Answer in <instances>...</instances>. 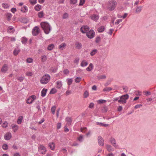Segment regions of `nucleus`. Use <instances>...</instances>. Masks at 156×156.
Returning <instances> with one entry per match:
<instances>
[{
  "label": "nucleus",
  "instance_id": "f257e3e1",
  "mask_svg": "<svg viewBox=\"0 0 156 156\" xmlns=\"http://www.w3.org/2000/svg\"><path fill=\"white\" fill-rule=\"evenodd\" d=\"M41 25L46 34H48L49 33L51 30V28L48 23L42 22L41 23Z\"/></svg>",
  "mask_w": 156,
  "mask_h": 156
},
{
  "label": "nucleus",
  "instance_id": "f03ea898",
  "mask_svg": "<svg viewBox=\"0 0 156 156\" xmlns=\"http://www.w3.org/2000/svg\"><path fill=\"white\" fill-rule=\"evenodd\" d=\"M50 79V76L48 74H46L42 77L40 82L42 84H45L48 82Z\"/></svg>",
  "mask_w": 156,
  "mask_h": 156
},
{
  "label": "nucleus",
  "instance_id": "7ed1b4c3",
  "mask_svg": "<svg viewBox=\"0 0 156 156\" xmlns=\"http://www.w3.org/2000/svg\"><path fill=\"white\" fill-rule=\"evenodd\" d=\"M111 3L110 4L111 5V6L109 7V9L110 11H112L115 9L117 5V2L116 1L112 0Z\"/></svg>",
  "mask_w": 156,
  "mask_h": 156
},
{
  "label": "nucleus",
  "instance_id": "20e7f679",
  "mask_svg": "<svg viewBox=\"0 0 156 156\" xmlns=\"http://www.w3.org/2000/svg\"><path fill=\"white\" fill-rule=\"evenodd\" d=\"M95 34L94 31L93 30L91 29L89 32L87 33L86 35L89 38L92 39L94 37Z\"/></svg>",
  "mask_w": 156,
  "mask_h": 156
},
{
  "label": "nucleus",
  "instance_id": "39448f33",
  "mask_svg": "<svg viewBox=\"0 0 156 156\" xmlns=\"http://www.w3.org/2000/svg\"><path fill=\"white\" fill-rule=\"evenodd\" d=\"M39 33V27L37 26H36L34 27L32 30V34L34 36H36Z\"/></svg>",
  "mask_w": 156,
  "mask_h": 156
},
{
  "label": "nucleus",
  "instance_id": "423d86ee",
  "mask_svg": "<svg viewBox=\"0 0 156 156\" xmlns=\"http://www.w3.org/2000/svg\"><path fill=\"white\" fill-rule=\"evenodd\" d=\"M38 151L40 153L44 154L46 151V149L43 145H41L38 147Z\"/></svg>",
  "mask_w": 156,
  "mask_h": 156
},
{
  "label": "nucleus",
  "instance_id": "0eeeda50",
  "mask_svg": "<svg viewBox=\"0 0 156 156\" xmlns=\"http://www.w3.org/2000/svg\"><path fill=\"white\" fill-rule=\"evenodd\" d=\"M90 29L89 27L87 26H85L84 27H82L80 28V31L83 34L85 33L87 31L89 30Z\"/></svg>",
  "mask_w": 156,
  "mask_h": 156
},
{
  "label": "nucleus",
  "instance_id": "6e6552de",
  "mask_svg": "<svg viewBox=\"0 0 156 156\" xmlns=\"http://www.w3.org/2000/svg\"><path fill=\"white\" fill-rule=\"evenodd\" d=\"M98 142L99 145L101 146H103L104 145V141L102 137L99 136L98 137Z\"/></svg>",
  "mask_w": 156,
  "mask_h": 156
},
{
  "label": "nucleus",
  "instance_id": "1a4fd4ad",
  "mask_svg": "<svg viewBox=\"0 0 156 156\" xmlns=\"http://www.w3.org/2000/svg\"><path fill=\"white\" fill-rule=\"evenodd\" d=\"M99 16L98 15L93 14L90 16V18L94 21H97L99 19Z\"/></svg>",
  "mask_w": 156,
  "mask_h": 156
},
{
  "label": "nucleus",
  "instance_id": "9d476101",
  "mask_svg": "<svg viewBox=\"0 0 156 156\" xmlns=\"http://www.w3.org/2000/svg\"><path fill=\"white\" fill-rule=\"evenodd\" d=\"M76 48L77 49H80L82 47V44L78 41H76L75 43Z\"/></svg>",
  "mask_w": 156,
  "mask_h": 156
},
{
  "label": "nucleus",
  "instance_id": "9b49d317",
  "mask_svg": "<svg viewBox=\"0 0 156 156\" xmlns=\"http://www.w3.org/2000/svg\"><path fill=\"white\" fill-rule=\"evenodd\" d=\"M66 120L67 122V124L68 125H71L72 121V119L71 118L67 117L66 118Z\"/></svg>",
  "mask_w": 156,
  "mask_h": 156
},
{
  "label": "nucleus",
  "instance_id": "f8f14e48",
  "mask_svg": "<svg viewBox=\"0 0 156 156\" xmlns=\"http://www.w3.org/2000/svg\"><path fill=\"white\" fill-rule=\"evenodd\" d=\"M111 143L115 147H116L117 146L116 145V141L115 139L113 137H111L110 139Z\"/></svg>",
  "mask_w": 156,
  "mask_h": 156
},
{
  "label": "nucleus",
  "instance_id": "ddd939ff",
  "mask_svg": "<svg viewBox=\"0 0 156 156\" xmlns=\"http://www.w3.org/2000/svg\"><path fill=\"white\" fill-rule=\"evenodd\" d=\"M11 138V133H6L4 136L5 139L6 140H9Z\"/></svg>",
  "mask_w": 156,
  "mask_h": 156
},
{
  "label": "nucleus",
  "instance_id": "4468645a",
  "mask_svg": "<svg viewBox=\"0 0 156 156\" xmlns=\"http://www.w3.org/2000/svg\"><path fill=\"white\" fill-rule=\"evenodd\" d=\"M105 27L104 26H101L97 29L99 33L103 32L105 30Z\"/></svg>",
  "mask_w": 156,
  "mask_h": 156
},
{
  "label": "nucleus",
  "instance_id": "2eb2a0df",
  "mask_svg": "<svg viewBox=\"0 0 156 156\" xmlns=\"http://www.w3.org/2000/svg\"><path fill=\"white\" fill-rule=\"evenodd\" d=\"M129 98V96L128 94H126L121 96L120 97V99L122 100H126L127 99Z\"/></svg>",
  "mask_w": 156,
  "mask_h": 156
},
{
  "label": "nucleus",
  "instance_id": "dca6fc26",
  "mask_svg": "<svg viewBox=\"0 0 156 156\" xmlns=\"http://www.w3.org/2000/svg\"><path fill=\"white\" fill-rule=\"evenodd\" d=\"M7 70V65L6 64H4L1 69L2 71L5 73Z\"/></svg>",
  "mask_w": 156,
  "mask_h": 156
},
{
  "label": "nucleus",
  "instance_id": "f3484780",
  "mask_svg": "<svg viewBox=\"0 0 156 156\" xmlns=\"http://www.w3.org/2000/svg\"><path fill=\"white\" fill-rule=\"evenodd\" d=\"M47 89L43 88L41 92V96L42 97H44L46 94Z\"/></svg>",
  "mask_w": 156,
  "mask_h": 156
},
{
  "label": "nucleus",
  "instance_id": "a211bd4d",
  "mask_svg": "<svg viewBox=\"0 0 156 156\" xmlns=\"http://www.w3.org/2000/svg\"><path fill=\"white\" fill-rule=\"evenodd\" d=\"M12 128L13 129L14 132H16V131L18 129V126L16 124H12Z\"/></svg>",
  "mask_w": 156,
  "mask_h": 156
},
{
  "label": "nucleus",
  "instance_id": "6ab92c4d",
  "mask_svg": "<svg viewBox=\"0 0 156 156\" xmlns=\"http://www.w3.org/2000/svg\"><path fill=\"white\" fill-rule=\"evenodd\" d=\"M96 124L98 126H100L105 127H107L108 126V124H105L102 122H96Z\"/></svg>",
  "mask_w": 156,
  "mask_h": 156
},
{
  "label": "nucleus",
  "instance_id": "aec40b11",
  "mask_svg": "<svg viewBox=\"0 0 156 156\" xmlns=\"http://www.w3.org/2000/svg\"><path fill=\"white\" fill-rule=\"evenodd\" d=\"M66 45V44L65 43H62L59 46L58 48L61 50H62L65 48Z\"/></svg>",
  "mask_w": 156,
  "mask_h": 156
},
{
  "label": "nucleus",
  "instance_id": "412c9836",
  "mask_svg": "<svg viewBox=\"0 0 156 156\" xmlns=\"http://www.w3.org/2000/svg\"><path fill=\"white\" fill-rule=\"evenodd\" d=\"M41 8V6L40 5L37 4L34 7L35 10L37 11H40Z\"/></svg>",
  "mask_w": 156,
  "mask_h": 156
},
{
  "label": "nucleus",
  "instance_id": "4be33fe9",
  "mask_svg": "<svg viewBox=\"0 0 156 156\" xmlns=\"http://www.w3.org/2000/svg\"><path fill=\"white\" fill-rule=\"evenodd\" d=\"M93 65L92 63H90L89 64V66L86 68L87 71H91L93 68Z\"/></svg>",
  "mask_w": 156,
  "mask_h": 156
},
{
  "label": "nucleus",
  "instance_id": "5701e85b",
  "mask_svg": "<svg viewBox=\"0 0 156 156\" xmlns=\"http://www.w3.org/2000/svg\"><path fill=\"white\" fill-rule=\"evenodd\" d=\"M41 61L42 62H45L47 59V57L45 55H41Z\"/></svg>",
  "mask_w": 156,
  "mask_h": 156
},
{
  "label": "nucleus",
  "instance_id": "b1692460",
  "mask_svg": "<svg viewBox=\"0 0 156 156\" xmlns=\"http://www.w3.org/2000/svg\"><path fill=\"white\" fill-rule=\"evenodd\" d=\"M56 87L58 89H60L62 87V84L61 81H58L56 82Z\"/></svg>",
  "mask_w": 156,
  "mask_h": 156
},
{
  "label": "nucleus",
  "instance_id": "393cba45",
  "mask_svg": "<svg viewBox=\"0 0 156 156\" xmlns=\"http://www.w3.org/2000/svg\"><path fill=\"white\" fill-rule=\"evenodd\" d=\"M36 104L37 105L36 108L38 109V111H41V109L40 108V107L41 102L39 101H38L36 102Z\"/></svg>",
  "mask_w": 156,
  "mask_h": 156
},
{
  "label": "nucleus",
  "instance_id": "a878e982",
  "mask_svg": "<svg viewBox=\"0 0 156 156\" xmlns=\"http://www.w3.org/2000/svg\"><path fill=\"white\" fill-rule=\"evenodd\" d=\"M48 146L51 150H53L55 148V144L54 143H50Z\"/></svg>",
  "mask_w": 156,
  "mask_h": 156
},
{
  "label": "nucleus",
  "instance_id": "bb28decb",
  "mask_svg": "<svg viewBox=\"0 0 156 156\" xmlns=\"http://www.w3.org/2000/svg\"><path fill=\"white\" fill-rule=\"evenodd\" d=\"M88 63L85 60H83L81 63V66L82 67H84L87 66Z\"/></svg>",
  "mask_w": 156,
  "mask_h": 156
},
{
  "label": "nucleus",
  "instance_id": "cd10ccee",
  "mask_svg": "<svg viewBox=\"0 0 156 156\" xmlns=\"http://www.w3.org/2000/svg\"><path fill=\"white\" fill-rule=\"evenodd\" d=\"M54 47V44H49L47 48V49L48 50L51 51L52 50Z\"/></svg>",
  "mask_w": 156,
  "mask_h": 156
},
{
  "label": "nucleus",
  "instance_id": "c85d7f7f",
  "mask_svg": "<svg viewBox=\"0 0 156 156\" xmlns=\"http://www.w3.org/2000/svg\"><path fill=\"white\" fill-rule=\"evenodd\" d=\"M23 119V117L22 116H20L19 118L17 120V123L19 124H20L22 122V120Z\"/></svg>",
  "mask_w": 156,
  "mask_h": 156
},
{
  "label": "nucleus",
  "instance_id": "c756f323",
  "mask_svg": "<svg viewBox=\"0 0 156 156\" xmlns=\"http://www.w3.org/2000/svg\"><path fill=\"white\" fill-rule=\"evenodd\" d=\"M21 11L25 13L28 11L27 7V6H25L21 9Z\"/></svg>",
  "mask_w": 156,
  "mask_h": 156
},
{
  "label": "nucleus",
  "instance_id": "7c9ffc66",
  "mask_svg": "<svg viewBox=\"0 0 156 156\" xmlns=\"http://www.w3.org/2000/svg\"><path fill=\"white\" fill-rule=\"evenodd\" d=\"M34 101L31 100L30 98H29L26 101L27 103L29 104H31Z\"/></svg>",
  "mask_w": 156,
  "mask_h": 156
},
{
  "label": "nucleus",
  "instance_id": "2f4dec72",
  "mask_svg": "<svg viewBox=\"0 0 156 156\" xmlns=\"http://www.w3.org/2000/svg\"><path fill=\"white\" fill-rule=\"evenodd\" d=\"M38 16L40 18H41L44 16V12L43 11L39 12L38 14Z\"/></svg>",
  "mask_w": 156,
  "mask_h": 156
},
{
  "label": "nucleus",
  "instance_id": "473e14b6",
  "mask_svg": "<svg viewBox=\"0 0 156 156\" xmlns=\"http://www.w3.org/2000/svg\"><path fill=\"white\" fill-rule=\"evenodd\" d=\"M98 51V50L97 49H95L92 50L90 52V54L91 55L94 56Z\"/></svg>",
  "mask_w": 156,
  "mask_h": 156
},
{
  "label": "nucleus",
  "instance_id": "72a5a7b5",
  "mask_svg": "<svg viewBox=\"0 0 156 156\" xmlns=\"http://www.w3.org/2000/svg\"><path fill=\"white\" fill-rule=\"evenodd\" d=\"M2 7L5 9H8L9 7V5L5 3H3L2 4Z\"/></svg>",
  "mask_w": 156,
  "mask_h": 156
},
{
  "label": "nucleus",
  "instance_id": "f704fd0d",
  "mask_svg": "<svg viewBox=\"0 0 156 156\" xmlns=\"http://www.w3.org/2000/svg\"><path fill=\"white\" fill-rule=\"evenodd\" d=\"M108 107L106 106H104L101 108V110L103 112H107Z\"/></svg>",
  "mask_w": 156,
  "mask_h": 156
},
{
  "label": "nucleus",
  "instance_id": "c9c22d12",
  "mask_svg": "<svg viewBox=\"0 0 156 156\" xmlns=\"http://www.w3.org/2000/svg\"><path fill=\"white\" fill-rule=\"evenodd\" d=\"M142 6H139L138 7L136 10V13H139L142 10Z\"/></svg>",
  "mask_w": 156,
  "mask_h": 156
},
{
  "label": "nucleus",
  "instance_id": "e433bc0d",
  "mask_svg": "<svg viewBox=\"0 0 156 156\" xmlns=\"http://www.w3.org/2000/svg\"><path fill=\"white\" fill-rule=\"evenodd\" d=\"M20 52V50H17L15 49L13 51V54L15 55L16 56Z\"/></svg>",
  "mask_w": 156,
  "mask_h": 156
},
{
  "label": "nucleus",
  "instance_id": "4c0bfd02",
  "mask_svg": "<svg viewBox=\"0 0 156 156\" xmlns=\"http://www.w3.org/2000/svg\"><path fill=\"white\" fill-rule=\"evenodd\" d=\"M89 95V94L87 90H86L83 94V97L84 98H87L88 96Z\"/></svg>",
  "mask_w": 156,
  "mask_h": 156
},
{
  "label": "nucleus",
  "instance_id": "58836bf2",
  "mask_svg": "<svg viewBox=\"0 0 156 156\" xmlns=\"http://www.w3.org/2000/svg\"><path fill=\"white\" fill-rule=\"evenodd\" d=\"M112 90V88L110 87H106L103 89L104 91H109Z\"/></svg>",
  "mask_w": 156,
  "mask_h": 156
},
{
  "label": "nucleus",
  "instance_id": "ea45409f",
  "mask_svg": "<svg viewBox=\"0 0 156 156\" xmlns=\"http://www.w3.org/2000/svg\"><path fill=\"white\" fill-rule=\"evenodd\" d=\"M57 92V90H56L54 88H52L50 92V94H53Z\"/></svg>",
  "mask_w": 156,
  "mask_h": 156
},
{
  "label": "nucleus",
  "instance_id": "a19ab883",
  "mask_svg": "<svg viewBox=\"0 0 156 156\" xmlns=\"http://www.w3.org/2000/svg\"><path fill=\"white\" fill-rule=\"evenodd\" d=\"M6 17L7 20L8 21H9L11 20V18L12 17V15L11 13H8L6 15Z\"/></svg>",
  "mask_w": 156,
  "mask_h": 156
},
{
  "label": "nucleus",
  "instance_id": "79ce46f5",
  "mask_svg": "<svg viewBox=\"0 0 156 156\" xmlns=\"http://www.w3.org/2000/svg\"><path fill=\"white\" fill-rule=\"evenodd\" d=\"M27 40V39L26 37H23L22 38L21 42L23 44H24L26 43Z\"/></svg>",
  "mask_w": 156,
  "mask_h": 156
},
{
  "label": "nucleus",
  "instance_id": "37998d69",
  "mask_svg": "<svg viewBox=\"0 0 156 156\" xmlns=\"http://www.w3.org/2000/svg\"><path fill=\"white\" fill-rule=\"evenodd\" d=\"M106 78V76L105 75H101L98 76L97 78L98 80H100L102 79H105Z\"/></svg>",
  "mask_w": 156,
  "mask_h": 156
},
{
  "label": "nucleus",
  "instance_id": "c03bdc74",
  "mask_svg": "<svg viewBox=\"0 0 156 156\" xmlns=\"http://www.w3.org/2000/svg\"><path fill=\"white\" fill-rule=\"evenodd\" d=\"M81 78L80 77H77L75 80V82L76 83H79L81 80Z\"/></svg>",
  "mask_w": 156,
  "mask_h": 156
},
{
  "label": "nucleus",
  "instance_id": "a18cd8bd",
  "mask_svg": "<svg viewBox=\"0 0 156 156\" xmlns=\"http://www.w3.org/2000/svg\"><path fill=\"white\" fill-rule=\"evenodd\" d=\"M55 109L56 107L55 105L53 106L51 108V110L53 114H55Z\"/></svg>",
  "mask_w": 156,
  "mask_h": 156
},
{
  "label": "nucleus",
  "instance_id": "49530a36",
  "mask_svg": "<svg viewBox=\"0 0 156 156\" xmlns=\"http://www.w3.org/2000/svg\"><path fill=\"white\" fill-rule=\"evenodd\" d=\"M118 102L124 104L126 103V100H122L120 99L118 100Z\"/></svg>",
  "mask_w": 156,
  "mask_h": 156
},
{
  "label": "nucleus",
  "instance_id": "de8ad7c7",
  "mask_svg": "<svg viewBox=\"0 0 156 156\" xmlns=\"http://www.w3.org/2000/svg\"><path fill=\"white\" fill-rule=\"evenodd\" d=\"M73 81V80L72 78L68 79V81L67 82L68 85L69 86L70 85L72 84Z\"/></svg>",
  "mask_w": 156,
  "mask_h": 156
},
{
  "label": "nucleus",
  "instance_id": "09e8293b",
  "mask_svg": "<svg viewBox=\"0 0 156 156\" xmlns=\"http://www.w3.org/2000/svg\"><path fill=\"white\" fill-rule=\"evenodd\" d=\"M85 2V0H80V3L79 6H81L83 5Z\"/></svg>",
  "mask_w": 156,
  "mask_h": 156
},
{
  "label": "nucleus",
  "instance_id": "8fccbe9b",
  "mask_svg": "<svg viewBox=\"0 0 156 156\" xmlns=\"http://www.w3.org/2000/svg\"><path fill=\"white\" fill-rule=\"evenodd\" d=\"M29 2L33 5H34L37 3V0H29Z\"/></svg>",
  "mask_w": 156,
  "mask_h": 156
},
{
  "label": "nucleus",
  "instance_id": "3c124183",
  "mask_svg": "<svg viewBox=\"0 0 156 156\" xmlns=\"http://www.w3.org/2000/svg\"><path fill=\"white\" fill-rule=\"evenodd\" d=\"M69 72L67 69H65L63 71V73L64 74L66 75H68L69 73Z\"/></svg>",
  "mask_w": 156,
  "mask_h": 156
},
{
  "label": "nucleus",
  "instance_id": "603ef678",
  "mask_svg": "<svg viewBox=\"0 0 156 156\" xmlns=\"http://www.w3.org/2000/svg\"><path fill=\"white\" fill-rule=\"evenodd\" d=\"M77 1V0H70V4H76Z\"/></svg>",
  "mask_w": 156,
  "mask_h": 156
},
{
  "label": "nucleus",
  "instance_id": "864d4df0",
  "mask_svg": "<svg viewBox=\"0 0 156 156\" xmlns=\"http://www.w3.org/2000/svg\"><path fill=\"white\" fill-rule=\"evenodd\" d=\"M27 62L28 63H31L33 62V59L30 58H29L27 59Z\"/></svg>",
  "mask_w": 156,
  "mask_h": 156
},
{
  "label": "nucleus",
  "instance_id": "5fc2aeb1",
  "mask_svg": "<svg viewBox=\"0 0 156 156\" xmlns=\"http://www.w3.org/2000/svg\"><path fill=\"white\" fill-rule=\"evenodd\" d=\"M106 147L107 150L109 151H110L112 150V146L109 145H106Z\"/></svg>",
  "mask_w": 156,
  "mask_h": 156
},
{
  "label": "nucleus",
  "instance_id": "6e6d98bb",
  "mask_svg": "<svg viewBox=\"0 0 156 156\" xmlns=\"http://www.w3.org/2000/svg\"><path fill=\"white\" fill-rule=\"evenodd\" d=\"M83 136L82 135H80L78 138V140L80 142H82L83 141Z\"/></svg>",
  "mask_w": 156,
  "mask_h": 156
},
{
  "label": "nucleus",
  "instance_id": "4d7b16f0",
  "mask_svg": "<svg viewBox=\"0 0 156 156\" xmlns=\"http://www.w3.org/2000/svg\"><path fill=\"white\" fill-rule=\"evenodd\" d=\"M8 125V123L6 121L2 125V126L3 127L5 128Z\"/></svg>",
  "mask_w": 156,
  "mask_h": 156
},
{
  "label": "nucleus",
  "instance_id": "13d9d810",
  "mask_svg": "<svg viewBox=\"0 0 156 156\" xmlns=\"http://www.w3.org/2000/svg\"><path fill=\"white\" fill-rule=\"evenodd\" d=\"M2 148L5 150H7L8 148V146L7 144H4L2 146Z\"/></svg>",
  "mask_w": 156,
  "mask_h": 156
},
{
  "label": "nucleus",
  "instance_id": "bf43d9fd",
  "mask_svg": "<svg viewBox=\"0 0 156 156\" xmlns=\"http://www.w3.org/2000/svg\"><path fill=\"white\" fill-rule=\"evenodd\" d=\"M57 69L56 67H52L51 69V70L54 73H56L57 71Z\"/></svg>",
  "mask_w": 156,
  "mask_h": 156
},
{
  "label": "nucleus",
  "instance_id": "052dcab7",
  "mask_svg": "<svg viewBox=\"0 0 156 156\" xmlns=\"http://www.w3.org/2000/svg\"><path fill=\"white\" fill-rule=\"evenodd\" d=\"M68 17V14L67 13H65L63 15L62 18L64 19L67 18Z\"/></svg>",
  "mask_w": 156,
  "mask_h": 156
},
{
  "label": "nucleus",
  "instance_id": "680f3d73",
  "mask_svg": "<svg viewBox=\"0 0 156 156\" xmlns=\"http://www.w3.org/2000/svg\"><path fill=\"white\" fill-rule=\"evenodd\" d=\"M100 37L99 36H97L96 38L95 42L97 43H98L100 41Z\"/></svg>",
  "mask_w": 156,
  "mask_h": 156
},
{
  "label": "nucleus",
  "instance_id": "e2e57ef3",
  "mask_svg": "<svg viewBox=\"0 0 156 156\" xmlns=\"http://www.w3.org/2000/svg\"><path fill=\"white\" fill-rule=\"evenodd\" d=\"M24 78H23L22 76L18 77L17 79L18 80L22 82L24 79Z\"/></svg>",
  "mask_w": 156,
  "mask_h": 156
},
{
  "label": "nucleus",
  "instance_id": "0e129e2a",
  "mask_svg": "<svg viewBox=\"0 0 156 156\" xmlns=\"http://www.w3.org/2000/svg\"><path fill=\"white\" fill-rule=\"evenodd\" d=\"M21 22L24 23H27V20L26 18H23L22 19Z\"/></svg>",
  "mask_w": 156,
  "mask_h": 156
},
{
  "label": "nucleus",
  "instance_id": "69168bd1",
  "mask_svg": "<svg viewBox=\"0 0 156 156\" xmlns=\"http://www.w3.org/2000/svg\"><path fill=\"white\" fill-rule=\"evenodd\" d=\"M122 19H119L117 20L116 21L115 23V24L117 25L119 24L120 22H122Z\"/></svg>",
  "mask_w": 156,
  "mask_h": 156
},
{
  "label": "nucleus",
  "instance_id": "338daca9",
  "mask_svg": "<svg viewBox=\"0 0 156 156\" xmlns=\"http://www.w3.org/2000/svg\"><path fill=\"white\" fill-rule=\"evenodd\" d=\"M106 102V100H102V99H101V100H99L98 101V103H100V104L103 103L104 102Z\"/></svg>",
  "mask_w": 156,
  "mask_h": 156
},
{
  "label": "nucleus",
  "instance_id": "774afa93",
  "mask_svg": "<svg viewBox=\"0 0 156 156\" xmlns=\"http://www.w3.org/2000/svg\"><path fill=\"white\" fill-rule=\"evenodd\" d=\"M29 98H30L31 99L33 100L34 101V100L36 99V96L34 95H32Z\"/></svg>",
  "mask_w": 156,
  "mask_h": 156
}]
</instances>
